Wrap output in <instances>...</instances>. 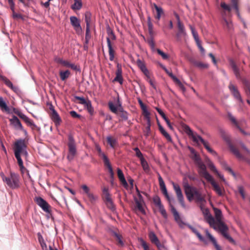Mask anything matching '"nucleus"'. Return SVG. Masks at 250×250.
Segmentation results:
<instances>
[{"instance_id":"2","label":"nucleus","mask_w":250,"mask_h":250,"mask_svg":"<svg viewBox=\"0 0 250 250\" xmlns=\"http://www.w3.org/2000/svg\"><path fill=\"white\" fill-rule=\"evenodd\" d=\"M183 186L189 201L194 200L196 202L201 203L205 201V197L201 192L196 187L189 185L187 180L185 179L183 181Z\"/></svg>"},{"instance_id":"55","label":"nucleus","mask_w":250,"mask_h":250,"mask_svg":"<svg viewBox=\"0 0 250 250\" xmlns=\"http://www.w3.org/2000/svg\"><path fill=\"white\" fill-rule=\"evenodd\" d=\"M15 156L17 160L18 165L20 168H24L22 160L21 158V155L15 154Z\"/></svg>"},{"instance_id":"9","label":"nucleus","mask_w":250,"mask_h":250,"mask_svg":"<svg viewBox=\"0 0 250 250\" xmlns=\"http://www.w3.org/2000/svg\"><path fill=\"white\" fill-rule=\"evenodd\" d=\"M68 154L67 155V159L71 161L73 159L76 154V144L73 137L72 136L68 137Z\"/></svg>"},{"instance_id":"61","label":"nucleus","mask_w":250,"mask_h":250,"mask_svg":"<svg viewBox=\"0 0 250 250\" xmlns=\"http://www.w3.org/2000/svg\"><path fill=\"white\" fill-rule=\"evenodd\" d=\"M153 201L154 203L157 207L162 205V203H161L160 198L158 196H156V197H154Z\"/></svg>"},{"instance_id":"22","label":"nucleus","mask_w":250,"mask_h":250,"mask_svg":"<svg viewBox=\"0 0 250 250\" xmlns=\"http://www.w3.org/2000/svg\"><path fill=\"white\" fill-rule=\"evenodd\" d=\"M175 17L177 20V27L178 29V32L177 34V36L179 37L181 36L185 35L186 31L184 24L180 21L179 16L178 14H175Z\"/></svg>"},{"instance_id":"12","label":"nucleus","mask_w":250,"mask_h":250,"mask_svg":"<svg viewBox=\"0 0 250 250\" xmlns=\"http://www.w3.org/2000/svg\"><path fill=\"white\" fill-rule=\"evenodd\" d=\"M70 21L76 32L80 34L82 32V28L80 25V20L75 16L70 17Z\"/></svg>"},{"instance_id":"38","label":"nucleus","mask_w":250,"mask_h":250,"mask_svg":"<svg viewBox=\"0 0 250 250\" xmlns=\"http://www.w3.org/2000/svg\"><path fill=\"white\" fill-rule=\"evenodd\" d=\"M159 129L160 132L163 134V135L167 139V140L169 142L172 141V139L169 135V134L164 129L163 126L160 124H158Z\"/></svg>"},{"instance_id":"1","label":"nucleus","mask_w":250,"mask_h":250,"mask_svg":"<svg viewBox=\"0 0 250 250\" xmlns=\"http://www.w3.org/2000/svg\"><path fill=\"white\" fill-rule=\"evenodd\" d=\"M215 220L209 214L206 217L207 222L210 226L215 230H218L221 234L229 242L232 243H234L233 239L228 234L229 228L225 223L222 221V213L220 209L214 208Z\"/></svg>"},{"instance_id":"32","label":"nucleus","mask_w":250,"mask_h":250,"mask_svg":"<svg viewBox=\"0 0 250 250\" xmlns=\"http://www.w3.org/2000/svg\"><path fill=\"white\" fill-rule=\"evenodd\" d=\"M0 109L2 112H5L7 113H10L9 107L7 105L5 102L1 97H0Z\"/></svg>"},{"instance_id":"15","label":"nucleus","mask_w":250,"mask_h":250,"mask_svg":"<svg viewBox=\"0 0 250 250\" xmlns=\"http://www.w3.org/2000/svg\"><path fill=\"white\" fill-rule=\"evenodd\" d=\"M16 114L22 119L26 123L27 125L30 126L32 129L37 128V126L34 124L33 121L21 112H16Z\"/></svg>"},{"instance_id":"14","label":"nucleus","mask_w":250,"mask_h":250,"mask_svg":"<svg viewBox=\"0 0 250 250\" xmlns=\"http://www.w3.org/2000/svg\"><path fill=\"white\" fill-rule=\"evenodd\" d=\"M173 186L179 203L183 207L185 208V205L184 203V196L180 186L178 184L174 183H173Z\"/></svg>"},{"instance_id":"7","label":"nucleus","mask_w":250,"mask_h":250,"mask_svg":"<svg viewBox=\"0 0 250 250\" xmlns=\"http://www.w3.org/2000/svg\"><path fill=\"white\" fill-rule=\"evenodd\" d=\"M240 145L242 148L246 151V153L243 155L239 151L238 149L233 145L229 144V148L233 154L239 160L246 161L250 164V151L248 150L244 144L241 143Z\"/></svg>"},{"instance_id":"45","label":"nucleus","mask_w":250,"mask_h":250,"mask_svg":"<svg viewBox=\"0 0 250 250\" xmlns=\"http://www.w3.org/2000/svg\"><path fill=\"white\" fill-rule=\"evenodd\" d=\"M208 167H209L211 171H212L213 172H214L216 175H217V176L220 179H221L223 181L225 180L224 178H223V176L222 175H221L220 174H219V173L218 172V171L216 169L215 167L214 166V165H213V164L212 163L209 162V163L208 164Z\"/></svg>"},{"instance_id":"20","label":"nucleus","mask_w":250,"mask_h":250,"mask_svg":"<svg viewBox=\"0 0 250 250\" xmlns=\"http://www.w3.org/2000/svg\"><path fill=\"white\" fill-rule=\"evenodd\" d=\"M170 206L171 207V212L173 213L175 220L177 223V224L179 225V226L180 228H183L184 226L186 225L185 223H184L183 222V221L182 220L178 212H177V211L176 210L175 208L173 206H172L170 204Z\"/></svg>"},{"instance_id":"6","label":"nucleus","mask_w":250,"mask_h":250,"mask_svg":"<svg viewBox=\"0 0 250 250\" xmlns=\"http://www.w3.org/2000/svg\"><path fill=\"white\" fill-rule=\"evenodd\" d=\"M239 0H230L231 6L226 3L224 1H222L220 3V6L223 9V11L222 13V16L223 14H224V16L226 17L228 14L229 15L231 11L232 8L234 9L237 16L240 17L239 9Z\"/></svg>"},{"instance_id":"48","label":"nucleus","mask_w":250,"mask_h":250,"mask_svg":"<svg viewBox=\"0 0 250 250\" xmlns=\"http://www.w3.org/2000/svg\"><path fill=\"white\" fill-rule=\"evenodd\" d=\"M136 63L138 67L142 71L147 69L145 62L141 61L140 59H138L136 61Z\"/></svg>"},{"instance_id":"47","label":"nucleus","mask_w":250,"mask_h":250,"mask_svg":"<svg viewBox=\"0 0 250 250\" xmlns=\"http://www.w3.org/2000/svg\"><path fill=\"white\" fill-rule=\"evenodd\" d=\"M102 157L103 158L104 165L108 168V169L112 168L111 165L107 157L104 153H102Z\"/></svg>"},{"instance_id":"29","label":"nucleus","mask_w":250,"mask_h":250,"mask_svg":"<svg viewBox=\"0 0 250 250\" xmlns=\"http://www.w3.org/2000/svg\"><path fill=\"white\" fill-rule=\"evenodd\" d=\"M190 62L194 66L200 69H206L208 67V65L207 63H204L200 61H196L194 59H191Z\"/></svg>"},{"instance_id":"36","label":"nucleus","mask_w":250,"mask_h":250,"mask_svg":"<svg viewBox=\"0 0 250 250\" xmlns=\"http://www.w3.org/2000/svg\"><path fill=\"white\" fill-rule=\"evenodd\" d=\"M152 6L157 12V15L155 16V18L159 21L160 19L161 16L164 14V11L161 7L158 6L155 3H153Z\"/></svg>"},{"instance_id":"44","label":"nucleus","mask_w":250,"mask_h":250,"mask_svg":"<svg viewBox=\"0 0 250 250\" xmlns=\"http://www.w3.org/2000/svg\"><path fill=\"white\" fill-rule=\"evenodd\" d=\"M106 140L107 143L112 148H114L117 145V140L116 139L112 138L111 136H107L106 138Z\"/></svg>"},{"instance_id":"33","label":"nucleus","mask_w":250,"mask_h":250,"mask_svg":"<svg viewBox=\"0 0 250 250\" xmlns=\"http://www.w3.org/2000/svg\"><path fill=\"white\" fill-rule=\"evenodd\" d=\"M136 208L143 214L145 213V210L143 207V205L144 204V201L138 200V198H135L134 199Z\"/></svg>"},{"instance_id":"3","label":"nucleus","mask_w":250,"mask_h":250,"mask_svg":"<svg viewBox=\"0 0 250 250\" xmlns=\"http://www.w3.org/2000/svg\"><path fill=\"white\" fill-rule=\"evenodd\" d=\"M183 186L189 201L194 200L196 202L201 203L205 201V197L201 192L196 187L189 185L187 180L185 179L183 181Z\"/></svg>"},{"instance_id":"23","label":"nucleus","mask_w":250,"mask_h":250,"mask_svg":"<svg viewBox=\"0 0 250 250\" xmlns=\"http://www.w3.org/2000/svg\"><path fill=\"white\" fill-rule=\"evenodd\" d=\"M113 82H119L121 84L123 83V78L122 77V69L121 65L118 63L117 65V70L116 71V77Z\"/></svg>"},{"instance_id":"51","label":"nucleus","mask_w":250,"mask_h":250,"mask_svg":"<svg viewBox=\"0 0 250 250\" xmlns=\"http://www.w3.org/2000/svg\"><path fill=\"white\" fill-rule=\"evenodd\" d=\"M138 103L141 106L142 110H143V115L146 114L147 115L148 113H149L147 110V108L146 105H145L141 99L138 100Z\"/></svg>"},{"instance_id":"50","label":"nucleus","mask_w":250,"mask_h":250,"mask_svg":"<svg viewBox=\"0 0 250 250\" xmlns=\"http://www.w3.org/2000/svg\"><path fill=\"white\" fill-rule=\"evenodd\" d=\"M228 117L229 118V119L232 122V123H233L242 133H244V131L239 127L235 118L230 113L228 114Z\"/></svg>"},{"instance_id":"34","label":"nucleus","mask_w":250,"mask_h":250,"mask_svg":"<svg viewBox=\"0 0 250 250\" xmlns=\"http://www.w3.org/2000/svg\"><path fill=\"white\" fill-rule=\"evenodd\" d=\"M156 110L159 113V114L161 116V117L163 118V119L166 121L168 126L170 128L172 129V126L170 123L168 119L166 117V115L164 113V112L159 108L156 107Z\"/></svg>"},{"instance_id":"18","label":"nucleus","mask_w":250,"mask_h":250,"mask_svg":"<svg viewBox=\"0 0 250 250\" xmlns=\"http://www.w3.org/2000/svg\"><path fill=\"white\" fill-rule=\"evenodd\" d=\"M229 88L233 95L234 97L239 101L241 103H243V100L240 94L237 89V87L232 83H230L229 85Z\"/></svg>"},{"instance_id":"49","label":"nucleus","mask_w":250,"mask_h":250,"mask_svg":"<svg viewBox=\"0 0 250 250\" xmlns=\"http://www.w3.org/2000/svg\"><path fill=\"white\" fill-rule=\"evenodd\" d=\"M138 241L140 242L141 245L144 249V250H150L148 244L142 238H138Z\"/></svg>"},{"instance_id":"53","label":"nucleus","mask_w":250,"mask_h":250,"mask_svg":"<svg viewBox=\"0 0 250 250\" xmlns=\"http://www.w3.org/2000/svg\"><path fill=\"white\" fill-rule=\"evenodd\" d=\"M245 92L248 97H250V83L245 81L244 82Z\"/></svg>"},{"instance_id":"16","label":"nucleus","mask_w":250,"mask_h":250,"mask_svg":"<svg viewBox=\"0 0 250 250\" xmlns=\"http://www.w3.org/2000/svg\"><path fill=\"white\" fill-rule=\"evenodd\" d=\"M16 114L22 119L26 123L27 125L30 126L32 129L37 128V126L34 124L33 121L21 112H16Z\"/></svg>"},{"instance_id":"46","label":"nucleus","mask_w":250,"mask_h":250,"mask_svg":"<svg viewBox=\"0 0 250 250\" xmlns=\"http://www.w3.org/2000/svg\"><path fill=\"white\" fill-rule=\"evenodd\" d=\"M142 167L146 172H148L149 171V167L147 162L145 158H142L140 160Z\"/></svg>"},{"instance_id":"64","label":"nucleus","mask_w":250,"mask_h":250,"mask_svg":"<svg viewBox=\"0 0 250 250\" xmlns=\"http://www.w3.org/2000/svg\"><path fill=\"white\" fill-rule=\"evenodd\" d=\"M81 188L86 195L90 192L89 188L86 185H82Z\"/></svg>"},{"instance_id":"13","label":"nucleus","mask_w":250,"mask_h":250,"mask_svg":"<svg viewBox=\"0 0 250 250\" xmlns=\"http://www.w3.org/2000/svg\"><path fill=\"white\" fill-rule=\"evenodd\" d=\"M161 67L164 70L165 72L168 75V76L173 80L175 83L179 87V88L183 91H185L186 88L181 81L176 77L173 75L171 72L168 71L165 66L162 65Z\"/></svg>"},{"instance_id":"11","label":"nucleus","mask_w":250,"mask_h":250,"mask_svg":"<svg viewBox=\"0 0 250 250\" xmlns=\"http://www.w3.org/2000/svg\"><path fill=\"white\" fill-rule=\"evenodd\" d=\"M148 236L150 242L156 245L158 250H161L163 248H164V246L161 243L158 238L153 231H149Z\"/></svg>"},{"instance_id":"31","label":"nucleus","mask_w":250,"mask_h":250,"mask_svg":"<svg viewBox=\"0 0 250 250\" xmlns=\"http://www.w3.org/2000/svg\"><path fill=\"white\" fill-rule=\"evenodd\" d=\"M107 37H106V41L107 43L108 44L109 42L110 44H112L111 42V40H116V36L113 31V30L108 27L107 28Z\"/></svg>"},{"instance_id":"39","label":"nucleus","mask_w":250,"mask_h":250,"mask_svg":"<svg viewBox=\"0 0 250 250\" xmlns=\"http://www.w3.org/2000/svg\"><path fill=\"white\" fill-rule=\"evenodd\" d=\"M108 48V53L109 56V60L110 61H114L115 51L113 47V44H110L109 42L108 44H107Z\"/></svg>"},{"instance_id":"41","label":"nucleus","mask_w":250,"mask_h":250,"mask_svg":"<svg viewBox=\"0 0 250 250\" xmlns=\"http://www.w3.org/2000/svg\"><path fill=\"white\" fill-rule=\"evenodd\" d=\"M104 199L107 207L111 210H114L115 208L111 197H106V198H104Z\"/></svg>"},{"instance_id":"60","label":"nucleus","mask_w":250,"mask_h":250,"mask_svg":"<svg viewBox=\"0 0 250 250\" xmlns=\"http://www.w3.org/2000/svg\"><path fill=\"white\" fill-rule=\"evenodd\" d=\"M222 165L224 168L227 171H228L229 172H230L232 175L234 176L235 174L234 172L232 170V169L228 167L227 165V164L225 162L222 163Z\"/></svg>"},{"instance_id":"52","label":"nucleus","mask_w":250,"mask_h":250,"mask_svg":"<svg viewBox=\"0 0 250 250\" xmlns=\"http://www.w3.org/2000/svg\"><path fill=\"white\" fill-rule=\"evenodd\" d=\"M86 195L88 198V200L92 204H94L96 202V201L98 199V196L94 195L91 192L90 193H89L88 194H87Z\"/></svg>"},{"instance_id":"43","label":"nucleus","mask_w":250,"mask_h":250,"mask_svg":"<svg viewBox=\"0 0 250 250\" xmlns=\"http://www.w3.org/2000/svg\"><path fill=\"white\" fill-rule=\"evenodd\" d=\"M2 80L5 84L9 88H10L11 89H12L14 91H16L17 89V88L16 87L13 86L12 83L11 82V81L8 79L6 77H1Z\"/></svg>"},{"instance_id":"21","label":"nucleus","mask_w":250,"mask_h":250,"mask_svg":"<svg viewBox=\"0 0 250 250\" xmlns=\"http://www.w3.org/2000/svg\"><path fill=\"white\" fill-rule=\"evenodd\" d=\"M91 14L89 12H85L84 14V21L86 23V32H85V39H87V36L89 34L90 27L91 23Z\"/></svg>"},{"instance_id":"27","label":"nucleus","mask_w":250,"mask_h":250,"mask_svg":"<svg viewBox=\"0 0 250 250\" xmlns=\"http://www.w3.org/2000/svg\"><path fill=\"white\" fill-rule=\"evenodd\" d=\"M50 115L55 125L56 126L60 125L62 122V120L57 111L53 110V113H50Z\"/></svg>"},{"instance_id":"54","label":"nucleus","mask_w":250,"mask_h":250,"mask_svg":"<svg viewBox=\"0 0 250 250\" xmlns=\"http://www.w3.org/2000/svg\"><path fill=\"white\" fill-rule=\"evenodd\" d=\"M84 106L86 107L88 112L92 114L94 112V109L92 106L91 101L89 100H87V103L85 104Z\"/></svg>"},{"instance_id":"57","label":"nucleus","mask_w":250,"mask_h":250,"mask_svg":"<svg viewBox=\"0 0 250 250\" xmlns=\"http://www.w3.org/2000/svg\"><path fill=\"white\" fill-rule=\"evenodd\" d=\"M114 234V236H115V237L116 238V240L118 241V245H119L121 246H124V242L122 240V236L120 234H118L116 232H115Z\"/></svg>"},{"instance_id":"10","label":"nucleus","mask_w":250,"mask_h":250,"mask_svg":"<svg viewBox=\"0 0 250 250\" xmlns=\"http://www.w3.org/2000/svg\"><path fill=\"white\" fill-rule=\"evenodd\" d=\"M34 201L44 212L51 213V206L43 198L41 197H36L34 198Z\"/></svg>"},{"instance_id":"8","label":"nucleus","mask_w":250,"mask_h":250,"mask_svg":"<svg viewBox=\"0 0 250 250\" xmlns=\"http://www.w3.org/2000/svg\"><path fill=\"white\" fill-rule=\"evenodd\" d=\"M28 145V141L26 139H19L14 144L13 149L14 154L25 155L27 154L26 148Z\"/></svg>"},{"instance_id":"56","label":"nucleus","mask_w":250,"mask_h":250,"mask_svg":"<svg viewBox=\"0 0 250 250\" xmlns=\"http://www.w3.org/2000/svg\"><path fill=\"white\" fill-rule=\"evenodd\" d=\"M160 189H161L162 192H163V193L164 194V195H165V196L166 197V198L167 199V200L170 203V198L167 193V191L166 186L160 187Z\"/></svg>"},{"instance_id":"26","label":"nucleus","mask_w":250,"mask_h":250,"mask_svg":"<svg viewBox=\"0 0 250 250\" xmlns=\"http://www.w3.org/2000/svg\"><path fill=\"white\" fill-rule=\"evenodd\" d=\"M9 121L11 124L14 126L15 128L23 130V128L21 122L16 116H13L12 118L10 119Z\"/></svg>"},{"instance_id":"40","label":"nucleus","mask_w":250,"mask_h":250,"mask_svg":"<svg viewBox=\"0 0 250 250\" xmlns=\"http://www.w3.org/2000/svg\"><path fill=\"white\" fill-rule=\"evenodd\" d=\"M117 102H118V101ZM119 103H118V105L116 106L112 102H109L108 103V106L109 109L112 112L116 114H118L119 112Z\"/></svg>"},{"instance_id":"37","label":"nucleus","mask_w":250,"mask_h":250,"mask_svg":"<svg viewBox=\"0 0 250 250\" xmlns=\"http://www.w3.org/2000/svg\"><path fill=\"white\" fill-rule=\"evenodd\" d=\"M117 175L122 184L125 186H127V183L125 179L123 172L119 168H117Z\"/></svg>"},{"instance_id":"24","label":"nucleus","mask_w":250,"mask_h":250,"mask_svg":"<svg viewBox=\"0 0 250 250\" xmlns=\"http://www.w3.org/2000/svg\"><path fill=\"white\" fill-rule=\"evenodd\" d=\"M229 62L236 78L238 79H241V76L240 73V70L235 63V62L232 59H229Z\"/></svg>"},{"instance_id":"30","label":"nucleus","mask_w":250,"mask_h":250,"mask_svg":"<svg viewBox=\"0 0 250 250\" xmlns=\"http://www.w3.org/2000/svg\"><path fill=\"white\" fill-rule=\"evenodd\" d=\"M206 234L208 238L212 243L215 248L216 250H222L220 246L217 244L216 239L213 237V236L208 232V230H206Z\"/></svg>"},{"instance_id":"35","label":"nucleus","mask_w":250,"mask_h":250,"mask_svg":"<svg viewBox=\"0 0 250 250\" xmlns=\"http://www.w3.org/2000/svg\"><path fill=\"white\" fill-rule=\"evenodd\" d=\"M59 75L61 80L62 81H64L70 76L71 73L68 70H66L65 71H60Z\"/></svg>"},{"instance_id":"59","label":"nucleus","mask_w":250,"mask_h":250,"mask_svg":"<svg viewBox=\"0 0 250 250\" xmlns=\"http://www.w3.org/2000/svg\"><path fill=\"white\" fill-rule=\"evenodd\" d=\"M75 98L79 101V103L83 105H85V104L87 103V100H86L84 98L79 97V96H76Z\"/></svg>"},{"instance_id":"25","label":"nucleus","mask_w":250,"mask_h":250,"mask_svg":"<svg viewBox=\"0 0 250 250\" xmlns=\"http://www.w3.org/2000/svg\"><path fill=\"white\" fill-rule=\"evenodd\" d=\"M223 21L222 24L224 27L228 31H230L233 29V24L230 20H227L226 17L224 16V14H223Z\"/></svg>"},{"instance_id":"42","label":"nucleus","mask_w":250,"mask_h":250,"mask_svg":"<svg viewBox=\"0 0 250 250\" xmlns=\"http://www.w3.org/2000/svg\"><path fill=\"white\" fill-rule=\"evenodd\" d=\"M74 3L71 5V9L73 10H79L82 7V0H74Z\"/></svg>"},{"instance_id":"4","label":"nucleus","mask_w":250,"mask_h":250,"mask_svg":"<svg viewBox=\"0 0 250 250\" xmlns=\"http://www.w3.org/2000/svg\"><path fill=\"white\" fill-rule=\"evenodd\" d=\"M183 129L187 135L192 139L193 142L197 145H200V143H201L207 150L210 149L208 143L196 133H194L189 126L185 125H183Z\"/></svg>"},{"instance_id":"58","label":"nucleus","mask_w":250,"mask_h":250,"mask_svg":"<svg viewBox=\"0 0 250 250\" xmlns=\"http://www.w3.org/2000/svg\"><path fill=\"white\" fill-rule=\"evenodd\" d=\"M133 150L136 152V156L138 157L141 160L142 158H144L143 156V154L142 152L140 151V149L138 147H135L133 148Z\"/></svg>"},{"instance_id":"28","label":"nucleus","mask_w":250,"mask_h":250,"mask_svg":"<svg viewBox=\"0 0 250 250\" xmlns=\"http://www.w3.org/2000/svg\"><path fill=\"white\" fill-rule=\"evenodd\" d=\"M119 103V112L117 115H119L122 118V120L126 121L128 119V113L127 112L124 110L121 104L118 99Z\"/></svg>"},{"instance_id":"19","label":"nucleus","mask_w":250,"mask_h":250,"mask_svg":"<svg viewBox=\"0 0 250 250\" xmlns=\"http://www.w3.org/2000/svg\"><path fill=\"white\" fill-rule=\"evenodd\" d=\"M209 182L213 187V190L216 192V193L220 196H223L225 194V190L223 187H220L218 184H217L213 179L211 178V180H209Z\"/></svg>"},{"instance_id":"17","label":"nucleus","mask_w":250,"mask_h":250,"mask_svg":"<svg viewBox=\"0 0 250 250\" xmlns=\"http://www.w3.org/2000/svg\"><path fill=\"white\" fill-rule=\"evenodd\" d=\"M199 172L201 175L203 176L207 181L211 180L212 178V176L207 172L206 170V167L203 163H199L198 164Z\"/></svg>"},{"instance_id":"63","label":"nucleus","mask_w":250,"mask_h":250,"mask_svg":"<svg viewBox=\"0 0 250 250\" xmlns=\"http://www.w3.org/2000/svg\"><path fill=\"white\" fill-rule=\"evenodd\" d=\"M103 192L104 195V198H106V197H110V195L108 192V189L107 187H104L103 189Z\"/></svg>"},{"instance_id":"5","label":"nucleus","mask_w":250,"mask_h":250,"mask_svg":"<svg viewBox=\"0 0 250 250\" xmlns=\"http://www.w3.org/2000/svg\"><path fill=\"white\" fill-rule=\"evenodd\" d=\"M1 178L3 182L7 185L12 189L18 188L20 187V177L19 175L14 172H10V176H5L3 174L1 175Z\"/></svg>"},{"instance_id":"62","label":"nucleus","mask_w":250,"mask_h":250,"mask_svg":"<svg viewBox=\"0 0 250 250\" xmlns=\"http://www.w3.org/2000/svg\"><path fill=\"white\" fill-rule=\"evenodd\" d=\"M157 53H158V54L161 55L163 59L166 60V59H168V55L167 54H166V53H165L164 52H163L160 49H157Z\"/></svg>"}]
</instances>
